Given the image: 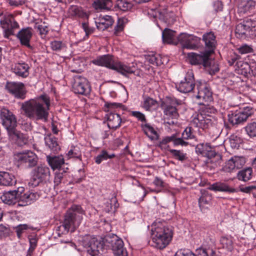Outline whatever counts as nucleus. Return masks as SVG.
Wrapping results in <instances>:
<instances>
[{
  "label": "nucleus",
  "mask_w": 256,
  "mask_h": 256,
  "mask_svg": "<svg viewBox=\"0 0 256 256\" xmlns=\"http://www.w3.org/2000/svg\"><path fill=\"white\" fill-rule=\"evenodd\" d=\"M50 98L46 94L41 95L22 104L21 109L30 118L46 120L48 118Z\"/></svg>",
  "instance_id": "1"
},
{
  "label": "nucleus",
  "mask_w": 256,
  "mask_h": 256,
  "mask_svg": "<svg viewBox=\"0 0 256 256\" xmlns=\"http://www.w3.org/2000/svg\"><path fill=\"white\" fill-rule=\"evenodd\" d=\"M172 238V230L171 228L160 222L153 224L152 228V246L158 249H163L170 244Z\"/></svg>",
  "instance_id": "2"
},
{
  "label": "nucleus",
  "mask_w": 256,
  "mask_h": 256,
  "mask_svg": "<svg viewBox=\"0 0 256 256\" xmlns=\"http://www.w3.org/2000/svg\"><path fill=\"white\" fill-rule=\"evenodd\" d=\"M72 209V212L68 211L66 213L62 226L66 232L70 230L72 232L74 231L81 223L83 218L82 214H84V211L80 206H73Z\"/></svg>",
  "instance_id": "3"
},
{
  "label": "nucleus",
  "mask_w": 256,
  "mask_h": 256,
  "mask_svg": "<svg viewBox=\"0 0 256 256\" xmlns=\"http://www.w3.org/2000/svg\"><path fill=\"white\" fill-rule=\"evenodd\" d=\"M82 245L86 249L87 256H100L103 243L99 237L86 235L82 238Z\"/></svg>",
  "instance_id": "4"
},
{
  "label": "nucleus",
  "mask_w": 256,
  "mask_h": 256,
  "mask_svg": "<svg viewBox=\"0 0 256 256\" xmlns=\"http://www.w3.org/2000/svg\"><path fill=\"white\" fill-rule=\"evenodd\" d=\"M50 170L45 165L40 164L33 169L30 184L36 186L42 182H46L50 180Z\"/></svg>",
  "instance_id": "5"
},
{
  "label": "nucleus",
  "mask_w": 256,
  "mask_h": 256,
  "mask_svg": "<svg viewBox=\"0 0 256 256\" xmlns=\"http://www.w3.org/2000/svg\"><path fill=\"white\" fill-rule=\"evenodd\" d=\"M196 152L208 158L207 164H214L216 166L218 163L220 156L217 155L208 144H200L196 147Z\"/></svg>",
  "instance_id": "6"
},
{
  "label": "nucleus",
  "mask_w": 256,
  "mask_h": 256,
  "mask_svg": "<svg viewBox=\"0 0 256 256\" xmlns=\"http://www.w3.org/2000/svg\"><path fill=\"white\" fill-rule=\"evenodd\" d=\"M252 113V109L249 107L238 111H231L228 115V120L232 125L238 124L246 122Z\"/></svg>",
  "instance_id": "7"
},
{
  "label": "nucleus",
  "mask_w": 256,
  "mask_h": 256,
  "mask_svg": "<svg viewBox=\"0 0 256 256\" xmlns=\"http://www.w3.org/2000/svg\"><path fill=\"white\" fill-rule=\"evenodd\" d=\"M0 24L4 30V36L6 38L13 34L14 30L19 27L18 24L10 14H6L0 16Z\"/></svg>",
  "instance_id": "8"
},
{
  "label": "nucleus",
  "mask_w": 256,
  "mask_h": 256,
  "mask_svg": "<svg viewBox=\"0 0 256 256\" xmlns=\"http://www.w3.org/2000/svg\"><path fill=\"white\" fill-rule=\"evenodd\" d=\"M198 94L196 98L200 100V104H204L212 100V92L209 86L204 82H200L197 84Z\"/></svg>",
  "instance_id": "9"
},
{
  "label": "nucleus",
  "mask_w": 256,
  "mask_h": 256,
  "mask_svg": "<svg viewBox=\"0 0 256 256\" xmlns=\"http://www.w3.org/2000/svg\"><path fill=\"white\" fill-rule=\"evenodd\" d=\"M194 86V76L192 70H188L184 80L176 85L177 90L182 93L190 92Z\"/></svg>",
  "instance_id": "10"
},
{
  "label": "nucleus",
  "mask_w": 256,
  "mask_h": 256,
  "mask_svg": "<svg viewBox=\"0 0 256 256\" xmlns=\"http://www.w3.org/2000/svg\"><path fill=\"white\" fill-rule=\"evenodd\" d=\"M206 51L202 52L200 54L194 52H190L188 54V58L192 64H202L206 68L207 66L211 64L210 60V56Z\"/></svg>",
  "instance_id": "11"
},
{
  "label": "nucleus",
  "mask_w": 256,
  "mask_h": 256,
  "mask_svg": "<svg viewBox=\"0 0 256 256\" xmlns=\"http://www.w3.org/2000/svg\"><path fill=\"white\" fill-rule=\"evenodd\" d=\"M72 88L75 93L84 95L89 94L90 91V86L88 80L80 76L74 78Z\"/></svg>",
  "instance_id": "12"
},
{
  "label": "nucleus",
  "mask_w": 256,
  "mask_h": 256,
  "mask_svg": "<svg viewBox=\"0 0 256 256\" xmlns=\"http://www.w3.org/2000/svg\"><path fill=\"white\" fill-rule=\"evenodd\" d=\"M191 124L197 128L205 130L208 128L212 125V120L209 116H206L200 112L192 116Z\"/></svg>",
  "instance_id": "13"
},
{
  "label": "nucleus",
  "mask_w": 256,
  "mask_h": 256,
  "mask_svg": "<svg viewBox=\"0 0 256 256\" xmlns=\"http://www.w3.org/2000/svg\"><path fill=\"white\" fill-rule=\"evenodd\" d=\"M0 116L2 120V124L8 132L10 130L15 129L16 126V120L14 116L6 108H2Z\"/></svg>",
  "instance_id": "14"
},
{
  "label": "nucleus",
  "mask_w": 256,
  "mask_h": 256,
  "mask_svg": "<svg viewBox=\"0 0 256 256\" xmlns=\"http://www.w3.org/2000/svg\"><path fill=\"white\" fill-rule=\"evenodd\" d=\"M6 87L8 92L16 98L24 99L26 97V90L22 82H8Z\"/></svg>",
  "instance_id": "15"
},
{
  "label": "nucleus",
  "mask_w": 256,
  "mask_h": 256,
  "mask_svg": "<svg viewBox=\"0 0 256 256\" xmlns=\"http://www.w3.org/2000/svg\"><path fill=\"white\" fill-rule=\"evenodd\" d=\"M24 190V188L19 187L16 190L5 192L0 196L4 203L8 205H12L18 202V194Z\"/></svg>",
  "instance_id": "16"
},
{
  "label": "nucleus",
  "mask_w": 256,
  "mask_h": 256,
  "mask_svg": "<svg viewBox=\"0 0 256 256\" xmlns=\"http://www.w3.org/2000/svg\"><path fill=\"white\" fill-rule=\"evenodd\" d=\"M18 160L20 164H24L26 166L32 167L36 164V156L31 151L20 153L17 156Z\"/></svg>",
  "instance_id": "17"
},
{
  "label": "nucleus",
  "mask_w": 256,
  "mask_h": 256,
  "mask_svg": "<svg viewBox=\"0 0 256 256\" xmlns=\"http://www.w3.org/2000/svg\"><path fill=\"white\" fill-rule=\"evenodd\" d=\"M22 191L20 194H18V204L21 206H26L31 204L39 198V194L36 192L30 191L24 192Z\"/></svg>",
  "instance_id": "18"
},
{
  "label": "nucleus",
  "mask_w": 256,
  "mask_h": 256,
  "mask_svg": "<svg viewBox=\"0 0 256 256\" xmlns=\"http://www.w3.org/2000/svg\"><path fill=\"white\" fill-rule=\"evenodd\" d=\"M202 40L205 44V51L210 55L214 53L216 44L214 34L211 32L205 33L202 36Z\"/></svg>",
  "instance_id": "19"
},
{
  "label": "nucleus",
  "mask_w": 256,
  "mask_h": 256,
  "mask_svg": "<svg viewBox=\"0 0 256 256\" xmlns=\"http://www.w3.org/2000/svg\"><path fill=\"white\" fill-rule=\"evenodd\" d=\"M32 34V29L31 28L28 27L20 30L16 34V37L22 45L28 48H30V42Z\"/></svg>",
  "instance_id": "20"
},
{
  "label": "nucleus",
  "mask_w": 256,
  "mask_h": 256,
  "mask_svg": "<svg viewBox=\"0 0 256 256\" xmlns=\"http://www.w3.org/2000/svg\"><path fill=\"white\" fill-rule=\"evenodd\" d=\"M8 134L10 140L18 146H22L27 142L26 136L16 128L10 130Z\"/></svg>",
  "instance_id": "21"
},
{
  "label": "nucleus",
  "mask_w": 256,
  "mask_h": 256,
  "mask_svg": "<svg viewBox=\"0 0 256 256\" xmlns=\"http://www.w3.org/2000/svg\"><path fill=\"white\" fill-rule=\"evenodd\" d=\"M182 103V100L176 98H172L170 100V105H167L164 108V114L165 115L172 118H176L178 114L176 109V106L180 105Z\"/></svg>",
  "instance_id": "22"
},
{
  "label": "nucleus",
  "mask_w": 256,
  "mask_h": 256,
  "mask_svg": "<svg viewBox=\"0 0 256 256\" xmlns=\"http://www.w3.org/2000/svg\"><path fill=\"white\" fill-rule=\"evenodd\" d=\"M114 22L112 17L108 15H100L95 20L96 27L100 30H104L108 28L113 24Z\"/></svg>",
  "instance_id": "23"
},
{
  "label": "nucleus",
  "mask_w": 256,
  "mask_h": 256,
  "mask_svg": "<svg viewBox=\"0 0 256 256\" xmlns=\"http://www.w3.org/2000/svg\"><path fill=\"white\" fill-rule=\"evenodd\" d=\"M114 62L112 56L109 54L99 56L92 61V62L96 65L106 66L112 70L113 68Z\"/></svg>",
  "instance_id": "24"
},
{
  "label": "nucleus",
  "mask_w": 256,
  "mask_h": 256,
  "mask_svg": "<svg viewBox=\"0 0 256 256\" xmlns=\"http://www.w3.org/2000/svg\"><path fill=\"white\" fill-rule=\"evenodd\" d=\"M256 10V2L252 0L242 2L238 7L240 14L254 12Z\"/></svg>",
  "instance_id": "25"
},
{
  "label": "nucleus",
  "mask_w": 256,
  "mask_h": 256,
  "mask_svg": "<svg viewBox=\"0 0 256 256\" xmlns=\"http://www.w3.org/2000/svg\"><path fill=\"white\" fill-rule=\"evenodd\" d=\"M29 66L26 63H17L12 68V72L17 76L26 78L29 74Z\"/></svg>",
  "instance_id": "26"
},
{
  "label": "nucleus",
  "mask_w": 256,
  "mask_h": 256,
  "mask_svg": "<svg viewBox=\"0 0 256 256\" xmlns=\"http://www.w3.org/2000/svg\"><path fill=\"white\" fill-rule=\"evenodd\" d=\"M134 68L130 66L120 62H114L112 70H115L121 74L126 76L134 72Z\"/></svg>",
  "instance_id": "27"
},
{
  "label": "nucleus",
  "mask_w": 256,
  "mask_h": 256,
  "mask_svg": "<svg viewBox=\"0 0 256 256\" xmlns=\"http://www.w3.org/2000/svg\"><path fill=\"white\" fill-rule=\"evenodd\" d=\"M46 160L49 165L54 170L56 169L59 170L62 166L64 164V160L62 156H46Z\"/></svg>",
  "instance_id": "28"
},
{
  "label": "nucleus",
  "mask_w": 256,
  "mask_h": 256,
  "mask_svg": "<svg viewBox=\"0 0 256 256\" xmlns=\"http://www.w3.org/2000/svg\"><path fill=\"white\" fill-rule=\"evenodd\" d=\"M16 183L14 176L9 172H0V185L11 186Z\"/></svg>",
  "instance_id": "29"
},
{
  "label": "nucleus",
  "mask_w": 256,
  "mask_h": 256,
  "mask_svg": "<svg viewBox=\"0 0 256 256\" xmlns=\"http://www.w3.org/2000/svg\"><path fill=\"white\" fill-rule=\"evenodd\" d=\"M162 38L164 42L174 45L178 44V36H176L174 31L166 28L162 32Z\"/></svg>",
  "instance_id": "30"
},
{
  "label": "nucleus",
  "mask_w": 256,
  "mask_h": 256,
  "mask_svg": "<svg viewBox=\"0 0 256 256\" xmlns=\"http://www.w3.org/2000/svg\"><path fill=\"white\" fill-rule=\"evenodd\" d=\"M108 126L110 128L116 129L120 126L122 120L117 114L109 113L107 114Z\"/></svg>",
  "instance_id": "31"
},
{
  "label": "nucleus",
  "mask_w": 256,
  "mask_h": 256,
  "mask_svg": "<svg viewBox=\"0 0 256 256\" xmlns=\"http://www.w3.org/2000/svg\"><path fill=\"white\" fill-rule=\"evenodd\" d=\"M92 6L98 12L109 10L112 6L111 0H94Z\"/></svg>",
  "instance_id": "32"
},
{
  "label": "nucleus",
  "mask_w": 256,
  "mask_h": 256,
  "mask_svg": "<svg viewBox=\"0 0 256 256\" xmlns=\"http://www.w3.org/2000/svg\"><path fill=\"white\" fill-rule=\"evenodd\" d=\"M106 241L110 244L114 254L116 250L124 247V242L122 239L116 236H113L112 238L107 237Z\"/></svg>",
  "instance_id": "33"
},
{
  "label": "nucleus",
  "mask_w": 256,
  "mask_h": 256,
  "mask_svg": "<svg viewBox=\"0 0 256 256\" xmlns=\"http://www.w3.org/2000/svg\"><path fill=\"white\" fill-rule=\"evenodd\" d=\"M209 189L214 191H218L222 192H234L236 190L230 187L226 184L222 182H216L212 184Z\"/></svg>",
  "instance_id": "34"
},
{
  "label": "nucleus",
  "mask_w": 256,
  "mask_h": 256,
  "mask_svg": "<svg viewBox=\"0 0 256 256\" xmlns=\"http://www.w3.org/2000/svg\"><path fill=\"white\" fill-rule=\"evenodd\" d=\"M141 127L144 134L151 140H157L158 134L154 128L149 124H142Z\"/></svg>",
  "instance_id": "35"
},
{
  "label": "nucleus",
  "mask_w": 256,
  "mask_h": 256,
  "mask_svg": "<svg viewBox=\"0 0 256 256\" xmlns=\"http://www.w3.org/2000/svg\"><path fill=\"white\" fill-rule=\"evenodd\" d=\"M212 196L208 194H204L198 200V204L201 210L205 212L210 205Z\"/></svg>",
  "instance_id": "36"
},
{
  "label": "nucleus",
  "mask_w": 256,
  "mask_h": 256,
  "mask_svg": "<svg viewBox=\"0 0 256 256\" xmlns=\"http://www.w3.org/2000/svg\"><path fill=\"white\" fill-rule=\"evenodd\" d=\"M68 12L69 16L88 18L87 14L84 12L82 8L77 6H71L68 8Z\"/></svg>",
  "instance_id": "37"
},
{
  "label": "nucleus",
  "mask_w": 256,
  "mask_h": 256,
  "mask_svg": "<svg viewBox=\"0 0 256 256\" xmlns=\"http://www.w3.org/2000/svg\"><path fill=\"white\" fill-rule=\"evenodd\" d=\"M46 145L52 150L56 152L60 150V146L58 143L56 138L53 136L48 135L44 138Z\"/></svg>",
  "instance_id": "38"
},
{
  "label": "nucleus",
  "mask_w": 256,
  "mask_h": 256,
  "mask_svg": "<svg viewBox=\"0 0 256 256\" xmlns=\"http://www.w3.org/2000/svg\"><path fill=\"white\" fill-rule=\"evenodd\" d=\"M116 156L114 153H109L106 150H102L100 153L94 158L95 162L99 164L102 161L112 159Z\"/></svg>",
  "instance_id": "39"
},
{
  "label": "nucleus",
  "mask_w": 256,
  "mask_h": 256,
  "mask_svg": "<svg viewBox=\"0 0 256 256\" xmlns=\"http://www.w3.org/2000/svg\"><path fill=\"white\" fill-rule=\"evenodd\" d=\"M119 204L116 196L112 197L104 204V210L106 212H114L118 208Z\"/></svg>",
  "instance_id": "40"
},
{
  "label": "nucleus",
  "mask_w": 256,
  "mask_h": 256,
  "mask_svg": "<svg viewBox=\"0 0 256 256\" xmlns=\"http://www.w3.org/2000/svg\"><path fill=\"white\" fill-rule=\"evenodd\" d=\"M165 59V58H162L160 55L158 54L148 56L146 58V60L150 64L156 66H160L165 62H166Z\"/></svg>",
  "instance_id": "41"
},
{
  "label": "nucleus",
  "mask_w": 256,
  "mask_h": 256,
  "mask_svg": "<svg viewBox=\"0 0 256 256\" xmlns=\"http://www.w3.org/2000/svg\"><path fill=\"white\" fill-rule=\"evenodd\" d=\"M236 68L241 71L242 74H247L254 71V66H250L248 62L240 60L236 62Z\"/></svg>",
  "instance_id": "42"
},
{
  "label": "nucleus",
  "mask_w": 256,
  "mask_h": 256,
  "mask_svg": "<svg viewBox=\"0 0 256 256\" xmlns=\"http://www.w3.org/2000/svg\"><path fill=\"white\" fill-rule=\"evenodd\" d=\"M236 33L238 36L242 38L244 36H250V33L248 31L246 22L240 23L238 24L236 28Z\"/></svg>",
  "instance_id": "43"
},
{
  "label": "nucleus",
  "mask_w": 256,
  "mask_h": 256,
  "mask_svg": "<svg viewBox=\"0 0 256 256\" xmlns=\"http://www.w3.org/2000/svg\"><path fill=\"white\" fill-rule=\"evenodd\" d=\"M252 168H248L240 171L237 175L238 178L242 181L246 182L252 178Z\"/></svg>",
  "instance_id": "44"
},
{
  "label": "nucleus",
  "mask_w": 256,
  "mask_h": 256,
  "mask_svg": "<svg viewBox=\"0 0 256 256\" xmlns=\"http://www.w3.org/2000/svg\"><path fill=\"white\" fill-rule=\"evenodd\" d=\"M116 6L120 10L126 12L130 10L133 4L127 0H117Z\"/></svg>",
  "instance_id": "45"
},
{
  "label": "nucleus",
  "mask_w": 256,
  "mask_h": 256,
  "mask_svg": "<svg viewBox=\"0 0 256 256\" xmlns=\"http://www.w3.org/2000/svg\"><path fill=\"white\" fill-rule=\"evenodd\" d=\"M156 104V102L148 96H144L141 106L146 110H150Z\"/></svg>",
  "instance_id": "46"
},
{
  "label": "nucleus",
  "mask_w": 256,
  "mask_h": 256,
  "mask_svg": "<svg viewBox=\"0 0 256 256\" xmlns=\"http://www.w3.org/2000/svg\"><path fill=\"white\" fill-rule=\"evenodd\" d=\"M222 247L228 250L231 251L233 248V240L232 237L228 236H222L220 240Z\"/></svg>",
  "instance_id": "47"
},
{
  "label": "nucleus",
  "mask_w": 256,
  "mask_h": 256,
  "mask_svg": "<svg viewBox=\"0 0 256 256\" xmlns=\"http://www.w3.org/2000/svg\"><path fill=\"white\" fill-rule=\"evenodd\" d=\"M193 35L182 33L178 36V44H180L183 48H185L188 42L192 40Z\"/></svg>",
  "instance_id": "48"
},
{
  "label": "nucleus",
  "mask_w": 256,
  "mask_h": 256,
  "mask_svg": "<svg viewBox=\"0 0 256 256\" xmlns=\"http://www.w3.org/2000/svg\"><path fill=\"white\" fill-rule=\"evenodd\" d=\"M246 26H247L248 31L250 33V36H256V18H250L246 21Z\"/></svg>",
  "instance_id": "49"
},
{
  "label": "nucleus",
  "mask_w": 256,
  "mask_h": 256,
  "mask_svg": "<svg viewBox=\"0 0 256 256\" xmlns=\"http://www.w3.org/2000/svg\"><path fill=\"white\" fill-rule=\"evenodd\" d=\"M200 43V38L196 36H193L192 40L188 42L185 48L189 50H194L198 48Z\"/></svg>",
  "instance_id": "50"
},
{
  "label": "nucleus",
  "mask_w": 256,
  "mask_h": 256,
  "mask_svg": "<svg viewBox=\"0 0 256 256\" xmlns=\"http://www.w3.org/2000/svg\"><path fill=\"white\" fill-rule=\"evenodd\" d=\"M50 47L53 50L55 51L65 50L66 44L62 41L54 40L50 42Z\"/></svg>",
  "instance_id": "51"
},
{
  "label": "nucleus",
  "mask_w": 256,
  "mask_h": 256,
  "mask_svg": "<svg viewBox=\"0 0 256 256\" xmlns=\"http://www.w3.org/2000/svg\"><path fill=\"white\" fill-rule=\"evenodd\" d=\"M128 22V19L124 17L118 18L116 26L114 28V34L118 35L119 32H122L124 30L125 24H126Z\"/></svg>",
  "instance_id": "52"
},
{
  "label": "nucleus",
  "mask_w": 256,
  "mask_h": 256,
  "mask_svg": "<svg viewBox=\"0 0 256 256\" xmlns=\"http://www.w3.org/2000/svg\"><path fill=\"white\" fill-rule=\"evenodd\" d=\"M66 156L68 158H80L81 157V152L80 148L76 146H72L70 150L66 154Z\"/></svg>",
  "instance_id": "53"
},
{
  "label": "nucleus",
  "mask_w": 256,
  "mask_h": 256,
  "mask_svg": "<svg viewBox=\"0 0 256 256\" xmlns=\"http://www.w3.org/2000/svg\"><path fill=\"white\" fill-rule=\"evenodd\" d=\"M245 130L249 136H256V122L248 123L245 127Z\"/></svg>",
  "instance_id": "54"
},
{
  "label": "nucleus",
  "mask_w": 256,
  "mask_h": 256,
  "mask_svg": "<svg viewBox=\"0 0 256 256\" xmlns=\"http://www.w3.org/2000/svg\"><path fill=\"white\" fill-rule=\"evenodd\" d=\"M236 168L234 162L232 158L230 159L226 162L224 166L222 168V170L227 172H230Z\"/></svg>",
  "instance_id": "55"
},
{
  "label": "nucleus",
  "mask_w": 256,
  "mask_h": 256,
  "mask_svg": "<svg viewBox=\"0 0 256 256\" xmlns=\"http://www.w3.org/2000/svg\"><path fill=\"white\" fill-rule=\"evenodd\" d=\"M169 152L176 158L179 160L182 161L186 158V154L180 150L170 149Z\"/></svg>",
  "instance_id": "56"
},
{
  "label": "nucleus",
  "mask_w": 256,
  "mask_h": 256,
  "mask_svg": "<svg viewBox=\"0 0 256 256\" xmlns=\"http://www.w3.org/2000/svg\"><path fill=\"white\" fill-rule=\"evenodd\" d=\"M182 137L184 139L188 140L194 138V135L191 126H188L185 128L182 133Z\"/></svg>",
  "instance_id": "57"
},
{
  "label": "nucleus",
  "mask_w": 256,
  "mask_h": 256,
  "mask_svg": "<svg viewBox=\"0 0 256 256\" xmlns=\"http://www.w3.org/2000/svg\"><path fill=\"white\" fill-rule=\"evenodd\" d=\"M236 168H240L242 167L246 163V158L244 156H235L232 157Z\"/></svg>",
  "instance_id": "58"
},
{
  "label": "nucleus",
  "mask_w": 256,
  "mask_h": 256,
  "mask_svg": "<svg viewBox=\"0 0 256 256\" xmlns=\"http://www.w3.org/2000/svg\"><path fill=\"white\" fill-rule=\"evenodd\" d=\"M238 52L242 54H246L252 52L253 49L252 47L249 45L244 44L240 46L238 49Z\"/></svg>",
  "instance_id": "59"
},
{
  "label": "nucleus",
  "mask_w": 256,
  "mask_h": 256,
  "mask_svg": "<svg viewBox=\"0 0 256 256\" xmlns=\"http://www.w3.org/2000/svg\"><path fill=\"white\" fill-rule=\"evenodd\" d=\"M174 256H196V255L189 250L181 249L176 253Z\"/></svg>",
  "instance_id": "60"
},
{
  "label": "nucleus",
  "mask_w": 256,
  "mask_h": 256,
  "mask_svg": "<svg viewBox=\"0 0 256 256\" xmlns=\"http://www.w3.org/2000/svg\"><path fill=\"white\" fill-rule=\"evenodd\" d=\"M29 242L30 244V246L29 248V249L28 250V254L27 255V256L30 255V254L33 252L36 246L37 245V240L35 237H32L29 238Z\"/></svg>",
  "instance_id": "61"
},
{
  "label": "nucleus",
  "mask_w": 256,
  "mask_h": 256,
  "mask_svg": "<svg viewBox=\"0 0 256 256\" xmlns=\"http://www.w3.org/2000/svg\"><path fill=\"white\" fill-rule=\"evenodd\" d=\"M29 228L26 224H20L16 227V232L18 238H20L22 234Z\"/></svg>",
  "instance_id": "62"
},
{
  "label": "nucleus",
  "mask_w": 256,
  "mask_h": 256,
  "mask_svg": "<svg viewBox=\"0 0 256 256\" xmlns=\"http://www.w3.org/2000/svg\"><path fill=\"white\" fill-rule=\"evenodd\" d=\"M131 115L136 118L138 120L142 122H146V118L144 114L138 111H132L131 112Z\"/></svg>",
  "instance_id": "63"
},
{
  "label": "nucleus",
  "mask_w": 256,
  "mask_h": 256,
  "mask_svg": "<svg viewBox=\"0 0 256 256\" xmlns=\"http://www.w3.org/2000/svg\"><path fill=\"white\" fill-rule=\"evenodd\" d=\"M210 60L212 62L211 64L206 67H210V74H214L219 70V68L218 64H216L214 60L210 58Z\"/></svg>",
  "instance_id": "64"
}]
</instances>
